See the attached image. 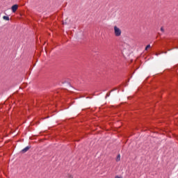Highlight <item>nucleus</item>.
Wrapping results in <instances>:
<instances>
[{
	"label": "nucleus",
	"mask_w": 178,
	"mask_h": 178,
	"mask_svg": "<svg viewBox=\"0 0 178 178\" xmlns=\"http://www.w3.org/2000/svg\"><path fill=\"white\" fill-rule=\"evenodd\" d=\"M148 48H151V45L149 44L147 45V47H145V51H147Z\"/></svg>",
	"instance_id": "6"
},
{
	"label": "nucleus",
	"mask_w": 178,
	"mask_h": 178,
	"mask_svg": "<svg viewBox=\"0 0 178 178\" xmlns=\"http://www.w3.org/2000/svg\"><path fill=\"white\" fill-rule=\"evenodd\" d=\"M115 178H123V177H119V176L117 175V176L115 177Z\"/></svg>",
	"instance_id": "9"
},
{
	"label": "nucleus",
	"mask_w": 178,
	"mask_h": 178,
	"mask_svg": "<svg viewBox=\"0 0 178 178\" xmlns=\"http://www.w3.org/2000/svg\"><path fill=\"white\" fill-rule=\"evenodd\" d=\"M161 31H162V33H165V29L163 26L161 28Z\"/></svg>",
	"instance_id": "7"
},
{
	"label": "nucleus",
	"mask_w": 178,
	"mask_h": 178,
	"mask_svg": "<svg viewBox=\"0 0 178 178\" xmlns=\"http://www.w3.org/2000/svg\"><path fill=\"white\" fill-rule=\"evenodd\" d=\"M30 148H31V147H30V146H27L25 148H24L22 150V154H26V152H27V151H29V149H30Z\"/></svg>",
	"instance_id": "3"
},
{
	"label": "nucleus",
	"mask_w": 178,
	"mask_h": 178,
	"mask_svg": "<svg viewBox=\"0 0 178 178\" xmlns=\"http://www.w3.org/2000/svg\"><path fill=\"white\" fill-rule=\"evenodd\" d=\"M114 34L115 37H120L122 35V30L119 29V27L115 26H114Z\"/></svg>",
	"instance_id": "1"
},
{
	"label": "nucleus",
	"mask_w": 178,
	"mask_h": 178,
	"mask_svg": "<svg viewBox=\"0 0 178 178\" xmlns=\"http://www.w3.org/2000/svg\"><path fill=\"white\" fill-rule=\"evenodd\" d=\"M3 20L9 21V17L8 16H3Z\"/></svg>",
	"instance_id": "5"
},
{
	"label": "nucleus",
	"mask_w": 178,
	"mask_h": 178,
	"mask_svg": "<svg viewBox=\"0 0 178 178\" xmlns=\"http://www.w3.org/2000/svg\"><path fill=\"white\" fill-rule=\"evenodd\" d=\"M115 161H116V162H119V161H120V154H118L117 156V158H116Z\"/></svg>",
	"instance_id": "4"
},
{
	"label": "nucleus",
	"mask_w": 178,
	"mask_h": 178,
	"mask_svg": "<svg viewBox=\"0 0 178 178\" xmlns=\"http://www.w3.org/2000/svg\"><path fill=\"white\" fill-rule=\"evenodd\" d=\"M19 8V6L17 4H15L11 7L12 12L13 13H16V10H17V8Z\"/></svg>",
	"instance_id": "2"
},
{
	"label": "nucleus",
	"mask_w": 178,
	"mask_h": 178,
	"mask_svg": "<svg viewBox=\"0 0 178 178\" xmlns=\"http://www.w3.org/2000/svg\"><path fill=\"white\" fill-rule=\"evenodd\" d=\"M110 95H111V92H108V93L106 94V97H110Z\"/></svg>",
	"instance_id": "8"
}]
</instances>
